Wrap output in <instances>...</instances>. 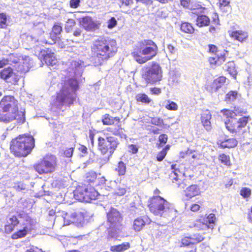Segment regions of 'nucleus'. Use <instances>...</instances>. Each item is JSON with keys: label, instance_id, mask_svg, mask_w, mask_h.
I'll return each mask as SVG.
<instances>
[{"label": "nucleus", "instance_id": "nucleus-47", "mask_svg": "<svg viewBox=\"0 0 252 252\" xmlns=\"http://www.w3.org/2000/svg\"><path fill=\"white\" fill-rule=\"evenodd\" d=\"M168 140V136L165 134H161L159 136L158 141L159 143L158 144V147H161L165 144Z\"/></svg>", "mask_w": 252, "mask_h": 252}, {"label": "nucleus", "instance_id": "nucleus-11", "mask_svg": "<svg viewBox=\"0 0 252 252\" xmlns=\"http://www.w3.org/2000/svg\"><path fill=\"white\" fill-rule=\"evenodd\" d=\"M57 166L54 157H45L33 165L35 171L40 175L47 174L54 172Z\"/></svg>", "mask_w": 252, "mask_h": 252}, {"label": "nucleus", "instance_id": "nucleus-37", "mask_svg": "<svg viewBox=\"0 0 252 252\" xmlns=\"http://www.w3.org/2000/svg\"><path fill=\"white\" fill-rule=\"evenodd\" d=\"M126 165L122 161L118 162L117 167L115 169V170L118 173V175L120 176L125 175L126 173Z\"/></svg>", "mask_w": 252, "mask_h": 252}, {"label": "nucleus", "instance_id": "nucleus-54", "mask_svg": "<svg viewBox=\"0 0 252 252\" xmlns=\"http://www.w3.org/2000/svg\"><path fill=\"white\" fill-rule=\"evenodd\" d=\"M81 0H70L69 6L72 8H77L80 6Z\"/></svg>", "mask_w": 252, "mask_h": 252}, {"label": "nucleus", "instance_id": "nucleus-25", "mask_svg": "<svg viewBox=\"0 0 252 252\" xmlns=\"http://www.w3.org/2000/svg\"><path fill=\"white\" fill-rule=\"evenodd\" d=\"M81 24L87 31H93L97 28L96 24L92 20V19L88 16L82 18Z\"/></svg>", "mask_w": 252, "mask_h": 252}, {"label": "nucleus", "instance_id": "nucleus-7", "mask_svg": "<svg viewBox=\"0 0 252 252\" xmlns=\"http://www.w3.org/2000/svg\"><path fill=\"white\" fill-rule=\"evenodd\" d=\"M106 223L108 233L111 237L122 232L124 228L123 214L118 209L111 207L106 213Z\"/></svg>", "mask_w": 252, "mask_h": 252}, {"label": "nucleus", "instance_id": "nucleus-4", "mask_svg": "<svg viewBox=\"0 0 252 252\" xmlns=\"http://www.w3.org/2000/svg\"><path fill=\"white\" fill-rule=\"evenodd\" d=\"M158 50L157 44L153 40L144 39L138 42L131 55L138 63L143 64L155 57Z\"/></svg>", "mask_w": 252, "mask_h": 252}, {"label": "nucleus", "instance_id": "nucleus-15", "mask_svg": "<svg viewBox=\"0 0 252 252\" xmlns=\"http://www.w3.org/2000/svg\"><path fill=\"white\" fill-rule=\"evenodd\" d=\"M39 57L41 61L44 62L48 66H54L57 63L55 53L49 48L41 50L39 53Z\"/></svg>", "mask_w": 252, "mask_h": 252}, {"label": "nucleus", "instance_id": "nucleus-10", "mask_svg": "<svg viewBox=\"0 0 252 252\" xmlns=\"http://www.w3.org/2000/svg\"><path fill=\"white\" fill-rule=\"evenodd\" d=\"M119 144L118 138L113 136L98 138V150L103 155L109 154V156H112Z\"/></svg>", "mask_w": 252, "mask_h": 252}, {"label": "nucleus", "instance_id": "nucleus-21", "mask_svg": "<svg viewBox=\"0 0 252 252\" xmlns=\"http://www.w3.org/2000/svg\"><path fill=\"white\" fill-rule=\"evenodd\" d=\"M200 189L197 185H191L187 187L184 191V195L186 200H189L192 198L200 194Z\"/></svg>", "mask_w": 252, "mask_h": 252}, {"label": "nucleus", "instance_id": "nucleus-32", "mask_svg": "<svg viewBox=\"0 0 252 252\" xmlns=\"http://www.w3.org/2000/svg\"><path fill=\"white\" fill-rule=\"evenodd\" d=\"M130 247V244L129 242H124L121 244L111 247L110 250L114 252H124L128 250Z\"/></svg>", "mask_w": 252, "mask_h": 252}, {"label": "nucleus", "instance_id": "nucleus-61", "mask_svg": "<svg viewBox=\"0 0 252 252\" xmlns=\"http://www.w3.org/2000/svg\"><path fill=\"white\" fill-rule=\"evenodd\" d=\"M25 252H44L40 249L36 247L32 246L29 249L26 250Z\"/></svg>", "mask_w": 252, "mask_h": 252}, {"label": "nucleus", "instance_id": "nucleus-33", "mask_svg": "<svg viewBox=\"0 0 252 252\" xmlns=\"http://www.w3.org/2000/svg\"><path fill=\"white\" fill-rule=\"evenodd\" d=\"M180 29L182 32L189 34L193 33L194 32V28L192 25L189 22H182L180 26Z\"/></svg>", "mask_w": 252, "mask_h": 252}, {"label": "nucleus", "instance_id": "nucleus-16", "mask_svg": "<svg viewBox=\"0 0 252 252\" xmlns=\"http://www.w3.org/2000/svg\"><path fill=\"white\" fill-rule=\"evenodd\" d=\"M0 78L13 84H17L19 81L18 75L10 66L5 67L0 70Z\"/></svg>", "mask_w": 252, "mask_h": 252}, {"label": "nucleus", "instance_id": "nucleus-40", "mask_svg": "<svg viewBox=\"0 0 252 252\" xmlns=\"http://www.w3.org/2000/svg\"><path fill=\"white\" fill-rule=\"evenodd\" d=\"M193 245L189 236H185L183 237L180 242V247H186Z\"/></svg>", "mask_w": 252, "mask_h": 252}, {"label": "nucleus", "instance_id": "nucleus-45", "mask_svg": "<svg viewBox=\"0 0 252 252\" xmlns=\"http://www.w3.org/2000/svg\"><path fill=\"white\" fill-rule=\"evenodd\" d=\"M67 82L69 86L74 91H76L79 88L78 83L76 79L70 78L68 80Z\"/></svg>", "mask_w": 252, "mask_h": 252}, {"label": "nucleus", "instance_id": "nucleus-23", "mask_svg": "<svg viewBox=\"0 0 252 252\" xmlns=\"http://www.w3.org/2000/svg\"><path fill=\"white\" fill-rule=\"evenodd\" d=\"M226 80V77L223 76H220L215 79L210 86V91L212 92L218 91L225 84Z\"/></svg>", "mask_w": 252, "mask_h": 252}, {"label": "nucleus", "instance_id": "nucleus-48", "mask_svg": "<svg viewBox=\"0 0 252 252\" xmlns=\"http://www.w3.org/2000/svg\"><path fill=\"white\" fill-rule=\"evenodd\" d=\"M63 31L62 27L61 24H55L52 28L51 32L60 35Z\"/></svg>", "mask_w": 252, "mask_h": 252}, {"label": "nucleus", "instance_id": "nucleus-44", "mask_svg": "<svg viewBox=\"0 0 252 252\" xmlns=\"http://www.w3.org/2000/svg\"><path fill=\"white\" fill-rule=\"evenodd\" d=\"M240 194L244 198H248L252 194L251 189L247 187L242 188L240 191Z\"/></svg>", "mask_w": 252, "mask_h": 252}, {"label": "nucleus", "instance_id": "nucleus-12", "mask_svg": "<svg viewBox=\"0 0 252 252\" xmlns=\"http://www.w3.org/2000/svg\"><path fill=\"white\" fill-rule=\"evenodd\" d=\"M218 52L219 49L216 45L212 44L208 45V52L216 55V57H211L209 58L208 61L210 64L219 65L225 61L228 51L223 49L219 54H218Z\"/></svg>", "mask_w": 252, "mask_h": 252}, {"label": "nucleus", "instance_id": "nucleus-60", "mask_svg": "<svg viewBox=\"0 0 252 252\" xmlns=\"http://www.w3.org/2000/svg\"><path fill=\"white\" fill-rule=\"evenodd\" d=\"M9 64V61L8 59L2 58L0 60V68H3L4 66Z\"/></svg>", "mask_w": 252, "mask_h": 252}, {"label": "nucleus", "instance_id": "nucleus-50", "mask_svg": "<svg viewBox=\"0 0 252 252\" xmlns=\"http://www.w3.org/2000/svg\"><path fill=\"white\" fill-rule=\"evenodd\" d=\"M202 203L201 201H198L196 203L192 204L190 207V210L192 212L198 211L201 208Z\"/></svg>", "mask_w": 252, "mask_h": 252}, {"label": "nucleus", "instance_id": "nucleus-31", "mask_svg": "<svg viewBox=\"0 0 252 252\" xmlns=\"http://www.w3.org/2000/svg\"><path fill=\"white\" fill-rule=\"evenodd\" d=\"M241 96V94L237 91H230L227 93L224 100L227 103H230Z\"/></svg>", "mask_w": 252, "mask_h": 252}, {"label": "nucleus", "instance_id": "nucleus-53", "mask_svg": "<svg viewBox=\"0 0 252 252\" xmlns=\"http://www.w3.org/2000/svg\"><path fill=\"white\" fill-rule=\"evenodd\" d=\"M152 124L156 126H161L163 124V121L159 118H154L152 119Z\"/></svg>", "mask_w": 252, "mask_h": 252}, {"label": "nucleus", "instance_id": "nucleus-14", "mask_svg": "<svg viewBox=\"0 0 252 252\" xmlns=\"http://www.w3.org/2000/svg\"><path fill=\"white\" fill-rule=\"evenodd\" d=\"M23 228L13 233L11 238L13 240L21 239L26 237L29 232L34 229L35 222L32 219L28 217L24 220L23 223Z\"/></svg>", "mask_w": 252, "mask_h": 252}, {"label": "nucleus", "instance_id": "nucleus-8", "mask_svg": "<svg viewBox=\"0 0 252 252\" xmlns=\"http://www.w3.org/2000/svg\"><path fill=\"white\" fill-rule=\"evenodd\" d=\"M141 77L147 84L154 85L159 83L163 78L162 68L158 63L153 62L150 66L143 69Z\"/></svg>", "mask_w": 252, "mask_h": 252}, {"label": "nucleus", "instance_id": "nucleus-17", "mask_svg": "<svg viewBox=\"0 0 252 252\" xmlns=\"http://www.w3.org/2000/svg\"><path fill=\"white\" fill-rule=\"evenodd\" d=\"M179 165L177 164L171 165V168L173 171L169 175V178L173 183H177L178 188L183 189L185 188L186 184L184 182V180H182L181 178L182 173L179 169Z\"/></svg>", "mask_w": 252, "mask_h": 252}, {"label": "nucleus", "instance_id": "nucleus-59", "mask_svg": "<svg viewBox=\"0 0 252 252\" xmlns=\"http://www.w3.org/2000/svg\"><path fill=\"white\" fill-rule=\"evenodd\" d=\"M230 3L229 0H219V6L220 9H222L225 6H228Z\"/></svg>", "mask_w": 252, "mask_h": 252}, {"label": "nucleus", "instance_id": "nucleus-20", "mask_svg": "<svg viewBox=\"0 0 252 252\" xmlns=\"http://www.w3.org/2000/svg\"><path fill=\"white\" fill-rule=\"evenodd\" d=\"M212 115L209 110H205L202 111L201 114V123L204 128L207 131H210L212 128L211 122Z\"/></svg>", "mask_w": 252, "mask_h": 252}, {"label": "nucleus", "instance_id": "nucleus-19", "mask_svg": "<svg viewBox=\"0 0 252 252\" xmlns=\"http://www.w3.org/2000/svg\"><path fill=\"white\" fill-rule=\"evenodd\" d=\"M152 220L147 215H143L137 217L133 220L132 229L137 232L140 231L146 225L150 224Z\"/></svg>", "mask_w": 252, "mask_h": 252}, {"label": "nucleus", "instance_id": "nucleus-38", "mask_svg": "<svg viewBox=\"0 0 252 252\" xmlns=\"http://www.w3.org/2000/svg\"><path fill=\"white\" fill-rule=\"evenodd\" d=\"M192 242L194 245L197 244L202 242L204 239V237L202 234L200 233H195L189 236Z\"/></svg>", "mask_w": 252, "mask_h": 252}, {"label": "nucleus", "instance_id": "nucleus-55", "mask_svg": "<svg viewBox=\"0 0 252 252\" xmlns=\"http://www.w3.org/2000/svg\"><path fill=\"white\" fill-rule=\"evenodd\" d=\"M166 155V152L164 150H161L159 152L157 156V159L158 161H161L164 158Z\"/></svg>", "mask_w": 252, "mask_h": 252}, {"label": "nucleus", "instance_id": "nucleus-2", "mask_svg": "<svg viewBox=\"0 0 252 252\" xmlns=\"http://www.w3.org/2000/svg\"><path fill=\"white\" fill-rule=\"evenodd\" d=\"M0 121L6 123L15 121L20 125L25 122V109L19 106L18 100L13 95H5L1 99Z\"/></svg>", "mask_w": 252, "mask_h": 252}, {"label": "nucleus", "instance_id": "nucleus-22", "mask_svg": "<svg viewBox=\"0 0 252 252\" xmlns=\"http://www.w3.org/2000/svg\"><path fill=\"white\" fill-rule=\"evenodd\" d=\"M19 220L16 215L12 216L4 225V232L6 234L11 233L15 230V227L19 224Z\"/></svg>", "mask_w": 252, "mask_h": 252}, {"label": "nucleus", "instance_id": "nucleus-58", "mask_svg": "<svg viewBox=\"0 0 252 252\" xmlns=\"http://www.w3.org/2000/svg\"><path fill=\"white\" fill-rule=\"evenodd\" d=\"M152 94L158 95L161 93V89L160 88L153 87L150 89Z\"/></svg>", "mask_w": 252, "mask_h": 252}, {"label": "nucleus", "instance_id": "nucleus-5", "mask_svg": "<svg viewBox=\"0 0 252 252\" xmlns=\"http://www.w3.org/2000/svg\"><path fill=\"white\" fill-rule=\"evenodd\" d=\"M34 147L32 136L21 134L13 138L10 142L11 152L16 157H25Z\"/></svg>", "mask_w": 252, "mask_h": 252}, {"label": "nucleus", "instance_id": "nucleus-42", "mask_svg": "<svg viewBox=\"0 0 252 252\" xmlns=\"http://www.w3.org/2000/svg\"><path fill=\"white\" fill-rule=\"evenodd\" d=\"M49 38L51 40V41H48L45 40L44 41L45 44L48 45H54L56 43L57 40L60 38L59 35L54 33L52 32H50L49 33Z\"/></svg>", "mask_w": 252, "mask_h": 252}, {"label": "nucleus", "instance_id": "nucleus-57", "mask_svg": "<svg viewBox=\"0 0 252 252\" xmlns=\"http://www.w3.org/2000/svg\"><path fill=\"white\" fill-rule=\"evenodd\" d=\"M120 2V6H128L133 3V0H119Z\"/></svg>", "mask_w": 252, "mask_h": 252}, {"label": "nucleus", "instance_id": "nucleus-28", "mask_svg": "<svg viewBox=\"0 0 252 252\" xmlns=\"http://www.w3.org/2000/svg\"><path fill=\"white\" fill-rule=\"evenodd\" d=\"M179 157L185 159L186 161L192 162L193 159L197 158V155L191 150L188 149L186 151L181 152Z\"/></svg>", "mask_w": 252, "mask_h": 252}, {"label": "nucleus", "instance_id": "nucleus-26", "mask_svg": "<svg viewBox=\"0 0 252 252\" xmlns=\"http://www.w3.org/2000/svg\"><path fill=\"white\" fill-rule=\"evenodd\" d=\"M106 130L114 135L119 136L121 137L124 135V129L122 128V125L120 123L117 124L116 125H114L112 126L107 127L106 128Z\"/></svg>", "mask_w": 252, "mask_h": 252}, {"label": "nucleus", "instance_id": "nucleus-27", "mask_svg": "<svg viewBox=\"0 0 252 252\" xmlns=\"http://www.w3.org/2000/svg\"><path fill=\"white\" fill-rule=\"evenodd\" d=\"M238 142L235 138H230L223 140H220L219 145L222 148H232L236 147Z\"/></svg>", "mask_w": 252, "mask_h": 252}, {"label": "nucleus", "instance_id": "nucleus-36", "mask_svg": "<svg viewBox=\"0 0 252 252\" xmlns=\"http://www.w3.org/2000/svg\"><path fill=\"white\" fill-rule=\"evenodd\" d=\"M219 161L224 165L230 166L231 165L230 156L224 153L220 154L218 157Z\"/></svg>", "mask_w": 252, "mask_h": 252}, {"label": "nucleus", "instance_id": "nucleus-56", "mask_svg": "<svg viewBox=\"0 0 252 252\" xmlns=\"http://www.w3.org/2000/svg\"><path fill=\"white\" fill-rule=\"evenodd\" d=\"M129 152L133 154H135L138 152V148L134 144H130L128 145Z\"/></svg>", "mask_w": 252, "mask_h": 252}, {"label": "nucleus", "instance_id": "nucleus-34", "mask_svg": "<svg viewBox=\"0 0 252 252\" xmlns=\"http://www.w3.org/2000/svg\"><path fill=\"white\" fill-rule=\"evenodd\" d=\"M135 99L137 102L147 104L150 103L153 101L152 99L145 93H140L136 94Z\"/></svg>", "mask_w": 252, "mask_h": 252}, {"label": "nucleus", "instance_id": "nucleus-18", "mask_svg": "<svg viewBox=\"0 0 252 252\" xmlns=\"http://www.w3.org/2000/svg\"><path fill=\"white\" fill-rule=\"evenodd\" d=\"M229 37L234 41L240 43H244L248 40L249 33L248 32L243 30H234L228 32Z\"/></svg>", "mask_w": 252, "mask_h": 252}, {"label": "nucleus", "instance_id": "nucleus-3", "mask_svg": "<svg viewBox=\"0 0 252 252\" xmlns=\"http://www.w3.org/2000/svg\"><path fill=\"white\" fill-rule=\"evenodd\" d=\"M220 113L226 120L225 121L226 128L235 135L243 133L244 128L250 120V116H243L247 113V111L239 107L234 106L233 110L223 109Z\"/></svg>", "mask_w": 252, "mask_h": 252}, {"label": "nucleus", "instance_id": "nucleus-30", "mask_svg": "<svg viewBox=\"0 0 252 252\" xmlns=\"http://www.w3.org/2000/svg\"><path fill=\"white\" fill-rule=\"evenodd\" d=\"M101 122L103 125H113L114 122L120 123V119L118 117H112L109 114H106L102 116Z\"/></svg>", "mask_w": 252, "mask_h": 252}, {"label": "nucleus", "instance_id": "nucleus-41", "mask_svg": "<svg viewBox=\"0 0 252 252\" xmlns=\"http://www.w3.org/2000/svg\"><path fill=\"white\" fill-rule=\"evenodd\" d=\"M67 97V95L64 93V91L62 89L57 94V101L63 105Z\"/></svg>", "mask_w": 252, "mask_h": 252}, {"label": "nucleus", "instance_id": "nucleus-52", "mask_svg": "<svg viewBox=\"0 0 252 252\" xmlns=\"http://www.w3.org/2000/svg\"><path fill=\"white\" fill-rule=\"evenodd\" d=\"M107 23H108L107 27L109 29H112V28H113L117 24V22L116 19L114 17H111L108 20Z\"/></svg>", "mask_w": 252, "mask_h": 252}, {"label": "nucleus", "instance_id": "nucleus-63", "mask_svg": "<svg viewBox=\"0 0 252 252\" xmlns=\"http://www.w3.org/2000/svg\"><path fill=\"white\" fill-rule=\"evenodd\" d=\"M78 150H79L80 152H81L82 153L84 154L85 155H87L88 153V149L87 147L84 145H80Z\"/></svg>", "mask_w": 252, "mask_h": 252}, {"label": "nucleus", "instance_id": "nucleus-62", "mask_svg": "<svg viewBox=\"0 0 252 252\" xmlns=\"http://www.w3.org/2000/svg\"><path fill=\"white\" fill-rule=\"evenodd\" d=\"M180 3L184 7L188 8L190 4V0H180Z\"/></svg>", "mask_w": 252, "mask_h": 252}, {"label": "nucleus", "instance_id": "nucleus-64", "mask_svg": "<svg viewBox=\"0 0 252 252\" xmlns=\"http://www.w3.org/2000/svg\"><path fill=\"white\" fill-rule=\"evenodd\" d=\"M247 219L249 222L252 223V205L247 214Z\"/></svg>", "mask_w": 252, "mask_h": 252}, {"label": "nucleus", "instance_id": "nucleus-35", "mask_svg": "<svg viewBox=\"0 0 252 252\" xmlns=\"http://www.w3.org/2000/svg\"><path fill=\"white\" fill-rule=\"evenodd\" d=\"M8 26V16L5 12H0V29H6Z\"/></svg>", "mask_w": 252, "mask_h": 252}, {"label": "nucleus", "instance_id": "nucleus-24", "mask_svg": "<svg viewBox=\"0 0 252 252\" xmlns=\"http://www.w3.org/2000/svg\"><path fill=\"white\" fill-rule=\"evenodd\" d=\"M86 182L85 185H91V184H93V185L95 183V185L99 186L101 185H103L105 184V179L103 177L101 178V182L100 183H94L97 179V174L94 172H89L86 174Z\"/></svg>", "mask_w": 252, "mask_h": 252}, {"label": "nucleus", "instance_id": "nucleus-13", "mask_svg": "<svg viewBox=\"0 0 252 252\" xmlns=\"http://www.w3.org/2000/svg\"><path fill=\"white\" fill-rule=\"evenodd\" d=\"M217 220L215 215L214 213H210L209 215H202L196 220L194 226L200 229L204 230L214 228V224Z\"/></svg>", "mask_w": 252, "mask_h": 252}, {"label": "nucleus", "instance_id": "nucleus-6", "mask_svg": "<svg viewBox=\"0 0 252 252\" xmlns=\"http://www.w3.org/2000/svg\"><path fill=\"white\" fill-rule=\"evenodd\" d=\"M147 207L151 213L155 216L164 218H172L174 213L168 206L167 201L160 196H152L147 202Z\"/></svg>", "mask_w": 252, "mask_h": 252}, {"label": "nucleus", "instance_id": "nucleus-9", "mask_svg": "<svg viewBox=\"0 0 252 252\" xmlns=\"http://www.w3.org/2000/svg\"><path fill=\"white\" fill-rule=\"evenodd\" d=\"M99 193L91 185H84L78 187L74 191L76 199L80 201L89 202L97 199Z\"/></svg>", "mask_w": 252, "mask_h": 252}, {"label": "nucleus", "instance_id": "nucleus-1", "mask_svg": "<svg viewBox=\"0 0 252 252\" xmlns=\"http://www.w3.org/2000/svg\"><path fill=\"white\" fill-rule=\"evenodd\" d=\"M118 49L116 40L110 37L99 36L93 40L90 46V51L94 65H103L116 55Z\"/></svg>", "mask_w": 252, "mask_h": 252}, {"label": "nucleus", "instance_id": "nucleus-46", "mask_svg": "<svg viewBox=\"0 0 252 252\" xmlns=\"http://www.w3.org/2000/svg\"><path fill=\"white\" fill-rule=\"evenodd\" d=\"M169 103L165 105V108L170 111H176L178 110V105L174 101L168 100Z\"/></svg>", "mask_w": 252, "mask_h": 252}, {"label": "nucleus", "instance_id": "nucleus-49", "mask_svg": "<svg viewBox=\"0 0 252 252\" xmlns=\"http://www.w3.org/2000/svg\"><path fill=\"white\" fill-rule=\"evenodd\" d=\"M74 150V147L66 148L63 152V156L66 158H71L73 155Z\"/></svg>", "mask_w": 252, "mask_h": 252}, {"label": "nucleus", "instance_id": "nucleus-43", "mask_svg": "<svg viewBox=\"0 0 252 252\" xmlns=\"http://www.w3.org/2000/svg\"><path fill=\"white\" fill-rule=\"evenodd\" d=\"M49 38L51 40V41H48L45 40L44 41L45 44L48 45H54L56 43L57 40L60 38L59 35L54 33L52 32H50L49 33Z\"/></svg>", "mask_w": 252, "mask_h": 252}, {"label": "nucleus", "instance_id": "nucleus-51", "mask_svg": "<svg viewBox=\"0 0 252 252\" xmlns=\"http://www.w3.org/2000/svg\"><path fill=\"white\" fill-rule=\"evenodd\" d=\"M67 23L68 24L70 25H66L65 29L66 32H69L71 31L72 29V27H73L75 25L76 23L75 21L73 19H68Z\"/></svg>", "mask_w": 252, "mask_h": 252}, {"label": "nucleus", "instance_id": "nucleus-39", "mask_svg": "<svg viewBox=\"0 0 252 252\" xmlns=\"http://www.w3.org/2000/svg\"><path fill=\"white\" fill-rule=\"evenodd\" d=\"M226 70L228 73L232 76L236 74V70L235 69V65L234 62H228L226 64Z\"/></svg>", "mask_w": 252, "mask_h": 252}, {"label": "nucleus", "instance_id": "nucleus-29", "mask_svg": "<svg viewBox=\"0 0 252 252\" xmlns=\"http://www.w3.org/2000/svg\"><path fill=\"white\" fill-rule=\"evenodd\" d=\"M210 18L204 14H201L197 16L196 19V25L198 27L201 28L206 27L210 25Z\"/></svg>", "mask_w": 252, "mask_h": 252}]
</instances>
